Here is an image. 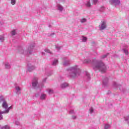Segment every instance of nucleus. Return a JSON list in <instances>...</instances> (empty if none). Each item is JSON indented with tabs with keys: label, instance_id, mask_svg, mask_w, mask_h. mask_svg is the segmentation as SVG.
Instances as JSON below:
<instances>
[{
	"label": "nucleus",
	"instance_id": "40",
	"mask_svg": "<svg viewBox=\"0 0 129 129\" xmlns=\"http://www.w3.org/2000/svg\"><path fill=\"white\" fill-rule=\"evenodd\" d=\"M74 112V111L73 110H72L70 111V113H73Z\"/></svg>",
	"mask_w": 129,
	"mask_h": 129
},
{
	"label": "nucleus",
	"instance_id": "15",
	"mask_svg": "<svg viewBox=\"0 0 129 129\" xmlns=\"http://www.w3.org/2000/svg\"><path fill=\"white\" fill-rule=\"evenodd\" d=\"M91 62V59L90 58H88L86 59H85L84 61H83V64H88L89 63H90Z\"/></svg>",
	"mask_w": 129,
	"mask_h": 129
},
{
	"label": "nucleus",
	"instance_id": "8",
	"mask_svg": "<svg viewBox=\"0 0 129 129\" xmlns=\"http://www.w3.org/2000/svg\"><path fill=\"white\" fill-rule=\"evenodd\" d=\"M110 3L111 5L114 4L115 6H117L120 4V1L119 0H110Z\"/></svg>",
	"mask_w": 129,
	"mask_h": 129
},
{
	"label": "nucleus",
	"instance_id": "34",
	"mask_svg": "<svg viewBox=\"0 0 129 129\" xmlns=\"http://www.w3.org/2000/svg\"><path fill=\"white\" fill-rule=\"evenodd\" d=\"M107 55H108V53H107V54L103 55L102 56H101V58L102 59H104V58H106V56H107Z\"/></svg>",
	"mask_w": 129,
	"mask_h": 129
},
{
	"label": "nucleus",
	"instance_id": "37",
	"mask_svg": "<svg viewBox=\"0 0 129 129\" xmlns=\"http://www.w3.org/2000/svg\"><path fill=\"white\" fill-rule=\"evenodd\" d=\"M45 51L46 52V53H49L51 54V51L49 49H45Z\"/></svg>",
	"mask_w": 129,
	"mask_h": 129
},
{
	"label": "nucleus",
	"instance_id": "28",
	"mask_svg": "<svg viewBox=\"0 0 129 129\" xmlns=\"http://www.w3.org/2000/svg\"><path fill=\"white\" fill-rule=\"evenodd\" d=\"M16 34H17V32L15 30H13V31H12V32H11V35H12V36H15V35H16Z\"/></svg>",
	"mask_w": 129,
	"mask_h": 129
},
{
	"label": "nucleus",
	"instance_id": "13",
	"mask_svg": "<svg viewBox=\"0 0 129 129\" xmlns=\"http://www.w3.org/2000/svg\"><path fill=\"white\" fill-rule=\"evenodd\" d=\"M58 64V59L55 58L52 60V66H56Z\"/></svg>",
	"mask_w": 129,
	"mask_h": 129
},
{
	"label": "nucleus",
	"instance_id": "35",
	"mask_svg": "<svg viewBox=\"0 0 129 129\" xmlns=\"http://www.w3.org/2000/svg\"><path fill=\"white\" fill-rule=\"evenodd\" d=\"M55 48L57 50H60V49H61V46H59L58 45H55Z\"/></svg>",
	"mask_w": 129,
	"mask_h": 129
},
{
	"label": "nucleus",
	"instance_id": "12",
	"mask_svg": "<svg viewBox=\"0 0 129 129\" xmlns=\"http://www.w3.org/2000/svg\"><path fill=\"white\" fill-rule=\"evenodd\" d=\"M2 107L3 108L7 109L8 108V107H9V105L8 104V102H7V101H4L3 103H2Z\"/></svg>",
	"mask_w": 129,
	"mask_h": 129
},
{
	"label": "nucleus",
	"instance_id": "20",
	"mask_svg": "<svg viewBox=\"0 0 129 129\" xmlns=\"http://www.w3.org/2000/svg\"><path fill=\"white\" fill-rule=\"evenodd\" d=\"M1 129H10V125H6L0 127Z\"/></svg>",
	"mask_w": 129,
	"mask_h": 129
},
{
	"label": "nucleus",
	"instance_id": "39",
	"mask_svg": "<svg viewBox=\"0 0 129 129\" xmlns=\"http://www.w3.org/2000/svg\"><path fill=\"white\" fill-rule=\"evenodd\" d=\"M98 2V0H93V3L94 5H96V3Z\"/></svg>",
	"mask_w": 129,
	"mask_h": 129
},
{
	"label": "nucleus",
	"instance_id": "18",
	"mask_svg": "<svg viewBox=\"0 0 129 129\" xmlns=\"http://www.w3.org/2000/svg\"><path fill=\"white\" fill-rule=\"evenodd\" d=\"M113 86L115 87L116 88H117L118 87H121V86H120V85H118L117 84V83H116V82H114L113 83Z\"/></svg>",
	"mask_w": 129,
	"mask_h": 129
},
{
	"label": "nucleus",
	"instance_id": "41",
	"mask_svg": "<svg viewBox=\"0 0 129 129\" xmlns=\"http://www.w3.org/2000/svg\"><path fill=\"white\" fill-rule=\"evenodd\" d=\"M73 119H76V116H73Z\"/></svg>",
	"mask_w": 129,
	"mask_h": 129
},
{
	"label": "nucleus",
	"instance_id": "9",
	"mask_svg": "<svg viewBox=\"0 0 129 129\" xmlns=\"http://www.w3.org/2000/svg\"><path fill=\"white\" fill-rule=\"evenodd\" d=\"M108 85V78H105L103 80V86L105 87V86H107Z\"/></svg>",
	"mask_w": 129,
	"mask_h": 129
},
{
	"label": "nucleus",
	"instance_id": "42",
	"mask_svg": "<svg viewBox=\"0 0 129 129\" xmlns=\"http://www.w3.org/2000/svg\"><path fill=\"white\" fill-rule=\"evenodd\" d=\"M53 35H55V33H52L49 36H53Z\"/></svg>",
	"mask_w": 129,
	"mask_h": 129
},
{
	"label": "nucleus",
	"instance_id": "30",
	"mask_svg": "<svg viewBox=\"0 0 129 129\" xmlns=\"http://www.w3.org/2000/svg\"><path fill=\"white\" fill-rule=\"evenodd\" d=\"M123 51L124 53L125 54V55H128V51H127V50H126L125 49H123Z\"/></svg>",
	"mask_w": 129,
	"mask_h": 129
},
{
	"label": "nucleus",
	"instance_id": "17",
	"mask_svg": "<svg viewBox=\"0 0 129 129\" xmlns=\"http://www.w3.org/2000/svg\"><path fill=\"white\" fill-rule=\"evenodd\" d=\"M46 97L47 95L45 94H42L40 96V99H41V100H45Z\"/></svg>",
	"mask_w": 129,
	"mask_h": 129
},
{
	"label": "nucleus",
	"instance_id": "3",
	"mask_svg": "<svg viewBox=\"0 0 129 129\" xmlns=\"http://www.w3.org/2000/svg\"><path fill=\"white\" fill-rule=\"evenodd\" d=\"M35 47V43H32L30 44L28 46V49L27 50H25L23 48H21L19 51L20 54H23L25 56H28V55H31L33 52V49Z\"/></svg>",
	"mask_w": 129,
	"mask_h": 129
},
{
	"label": "nucleus",
	"instance_id": "24",
	"mask_svg": "<svg viewBox=\"0 0 129 129\" xmlns=\"http://www.w3.org/2000/svg\"><path fill=\"white\" fill-rule=\"evenodd\" d=\"M86 76L87 77L88 80H89L90 79V75H89V73L88 72H86Z\"/></svg>",
	"mask_w": 129,
	"mask_h": 129
},
{
	"label": "nucleus",
	"instance_id": "2",
	"mask_svg": "<svg viewBox=\"0 0 129 129\" xmlns=\"http://www.w3.org/2000/svg\"><path fill=\"white\" fill-rule=\"evenodd\" d=\"M67 71L69 73L68 77L73 79L77 78L80 75V72H81V70L78 66H75L69 68L67 69Z\"/></svg>",
	"mask_w": 129,
	"mask_h": 129
},
{
	"label": "nucleus",
	"instance_id": "4",
	"mask_svg": "<svg viewBox=\"0 0 129 129\" xmlns=\"http://www.w3.org/2000/svg\"><path fill=\"white\" fill-rule=\"evenodd\" d=\"M13 108V106H11L10 107H8L7 109H6L5 111H1L0 110V120H2L3 119V115L4 113H9L10 112V109H12Z\"/></svg>",
	"mask_w": 129,
	"mask_h": 129
},
{
	"label": "nucleus",
	"instance_id": "10",
	"mask_svg": "<svg viewBox=\"0 0 129 129\" xmlns=\"http://www.w3.org/2000/svg\"><path fill=\"white\" fill-rule=\"evenodd\" d=\"M36 69V67L33 65L29 64L28 65V71L29 72H32L33 70H35Z\"/></svg>",
	"mask_w": 129,
	"mask_h": 129
},
{
	"label": "nucleus",
	"instance_id": "16",
	"mask_svg": "<svg viewBox=\"0 0 129 129\" xmlns=\"http://www.w3.org/2000/svg\"><path fill=\"white\" fill-rule=\"evenodd\" d=\"M5 68L6 69H11V64L9 62H6L5 64Z\"/></svg>",
	"mask_w": 129,
	"mask_h": 129
},
{
	"label": "nucleus",
	"instance_id": "14",
	"mask_svg": "<svg viewBox=\"0 0 129 129\" xmlns=\"http://www.w3.org/2000/svg\"><path fill=\"white\" fill-rule=\"evenodd\" d=\"M68 87V84H67L66 83H63L61 84L60 85V87L62 89H64V88H66V87Z\"/></svg>",
	"mask_w": 129,
	"mask_h": 129
},
{
	"label": "nucleus",
	"instance_id": "31",
	"mask_svg": "<svg viewBox=\"0 0 129 129\" xmlns=\"http://www.w3.org/2000/svg\"><path fill=\"white\" fill-rule=\"evenodd\" d=\"M86 41H87V38L83 36L82 37V42H86Z\"/></svg>",
	"mask_w": 129,
	"mask_h": 129
},
{
	"label": "nucleus",
	"instance_id": "22",
	"mask_svg": "<svg viewBox=\"0 0 129 129\" xmlns=\"http://www.w3.org/2000/svg\"><path fill=\"white\" fill-rule=\"evenodd\" d=\"M5 41V36L0 35V42H4Z\"/></svg>",
	"mask_w": 129,
	"mask_h": 129
},
{
	"label": "nucleus",
	"instance_id": "26",
	"mask_svg": "<svg viewBox=\"0 0 129 129\" xmlns=\"http://www.w3.org/2000/svg\"><path fill=\"white\" fill-rule=\"evenodd\" d=\"M52 74H53V71H50V72H49L48 73H47L46 74V75L47 76H51V75H52Z\"/></svg>",
	"mask_w": 129,
	"mask_h": 129
},
{
	"label": "nucleus",
	"instance_id": "1",
	"mask_svg": "<svg viewBox=\"0 0 129 129\" xmlns=\"http://www.w3.org/2000/svg\"><path fill=\"white\" fill-rule=\"evenodd\" d=\"M91 64L94 70H99L102 73H104L106 71V66L101 61L94 59L92 60Z\"/></svg>",
	"mask_w": 129,
	"mask_h": 129
},
{
	"label": "nucleus",
	"instance_id": "25",
	"mask_svg": "<svg viewBox=\"0 0 129 129\" xmlns=\"http://www.w3.org/2000/svg\"><path fill=\"white\" fill-rule=\"evenodd\" d=\"M104 128L105 129L110 128V125H109V124H105Z\"/></svg>",
	"mask_w": 129,
	"mask_h": 129
},
{
	"label": "nucleus",
	"instance_id": "27",
	"mask_svg": "<svg viewBox=\"0 0 129 129\" xmlns=\"http://www.w3.org/2000/svg\"><path fill=\"white\" fill-rule=\"evenodd\" d=\"M89 111H90V113H93L94 112V109H93L92 108V107H91L90 109H89Z\"/></svg>",
	"mask_w": 129,
	"mask_h": 129
},
{
	"label": "nucleus",
	"instance_id": "33",
	"mask_svg": "<svg viewBox=\"0 0 129 129\" xmlns=\"http://www.w3.org/2000/svg\"><path fill=\"white\" fill-rule=\"evenodd\" d=\"M11 4L12 6L16 5V0H11Z\"/></svg>",
	"mask_w": 129,
	"mask_h": 129
},
{
	"label": "nucleus",
	"instance_id": "7",
	"mask_svg": "<svg viewBox=\"0 0 129 129\" xmlns=\"http://www.w3.org/2000/svg\"><path fill=\"white\" fill-rule=\"evenodd\" d=\"M38 85V78H34L32 81V87L36 88Z\"/></svg>",
	"mask_w": 129,
	"mask_h": 129
},
{
	"label": "nucleus",
	"instance_id": "29",
	"mask_svg": "<svg viewBox=\"0 0 129 129\" xmlns=\"http://www.w3.org/2000/svg\"><path fill=\"white\" fill-rule=\"evenodd\" d=\"M86 6L87 7H90L91 6V4H90V1H88L87 3L86 4Z\"/></svg>",
	"mask_w": 129,
	"mask_h": 129
},
{
	"label": "nucleus",
	"instance_id": "36",
	"mask_svg": "<svg viewBox=\"0 0 129 129\" xmlns=\"http://www.w3.org/2000/svg\"><path fill=\"white\" fill-rule=\"evenodd\" d=\"M15 123L16 125H20V122L18 120L15 121Z\"/></svg>",
	"mask_w": 129,
	"mask_h": 129
},
{
	"label": "nucleus",
	"instance_id": "6",
	"mask_svg": "<svg viewBox=\"0 0 129 129\" xmlns=\"http://www.w3.org/2000/svg\"><path fill=\"white\" fill-rule=\"evenodd\" d=\"M106 28V22L103 21L101 22L100 26H99V29L101 31L104 30Z\"/></svg>",
	"mask_w": 129,
	"mask_h": 129
},
{
	"label": "nucleus",
	"instance_id": "5",
	"mask_svg": "<svg viewBox=\"0 0 129 129\" xmlns=\"http://www.w3.org/2000/svg\"><path fill=\"white\" fill-rule=\"evenodd\" d=\"M62 59L63 60V66H68L70 65V63L71 62V60H70V59H67V57H63Z\"/></svg>",
	"mask_w": 129,
	"mask_h": 129
},
{
	"label": "nucleus",
	"instance_id": "32",
	"mask_svg": "<svg viewBox=\"0 0 129 129\" xmlns=\"http://www.w3.org/2000/svg\"><path fill=\"white\" fill-rule=\"evenodd\" d=\"M48 93L49 94H52V93H54V91H53V90H52V89H49L48 90Z\"/></svg>",
	"mask_w": 129,
	"mask_h": 129
},
{
	"label": "nucleus",
	"instance_id": "23",
	"mask_svg": "<svg viewBox=\"0 0 129 129\" xmlns=\"http://www.w3.org/2000/svg\"><path fill=\"white\" fill-rule=\"evenodd\" d=\"M87 21V20H86V19L85 18H83L80 20V22L81 23H82V24H83L84 23H86Z\"/></svg>",
	"mask_w": 129,
	"mask_h": 129
},
{
	"label": "nucleus",
	"instance_id": "11",
	"mask_svg": "<svg viewBox=\"0 0 129 129\" xmlns=\"http://www.w3.org/2000/svg\"><path fill=\"white\" fill-rule=\"evenodd\" d=\"M15 90L16 91L17 94H21V90H22V88L17 86L15 87Z\"/></svg>",
	"mask_w": 129,
	"mask_h": 129
},
{
	"label": "nucleus",
	"instance_id": "19",
	"mask_svg": "<svg viewBox=\"0 0 129 129\" xmlns=\"http://www.w3.org/2000/svg\"><path fill=\"white\" fill-rule=\"evenodd\" d=\"M57 9H58V11H60V12H62V11H63V9H64V8H63V6H62L60 5H58Z\"/></svg>",
	"mask_w": 129,
	"mask_h": 129
},
{
	"label": "nucleus",
	"instance_id": "38",
	"mask_svg": "<svg viewBox=\"0 0 129 129\" xmlns=\"http://www.w3.org/2000/svg\"><path fill=\"white\" fill-rule=\"evenodd\" d=\"M46 80H47V77H45L42 80V82H46Z\"/></svg>",
	"mask_w": 129,
	"mask_h": 129
},
{
	"label": "nucleus",
	"instance_id": "21",
	"mask_svg": "<svg viewBox=\"0 0 129 129\" xmlns=\"http://www.w3.org/2000/svg\"><path fill=\"white\" fill-rule=\"evenodd\" d=\"M6 99H5V97H4V96H0V103H2V102H3Z\"/></svg>",
	"mask_w": 129,
	"mask_h": 129
}]
</instances>
